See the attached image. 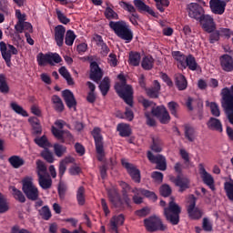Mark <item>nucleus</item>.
<instances>
[{"label": "nucleus", "instance_id": "1", "mask_svg": "<svg viewBox=\"0 0 233 233\" xmlns=\"http://www.w3.org/2000/svg\"><path fill=\"white\" fill-rule=\"evenodd\" d=\"M133 5L125 1L119 2V6H121L123 10H126V12L131 14L129 21L134 26L139 25L137 23V21H139V14H148L152 15V17L157 18V14L148 5L145 4L143 0H134ZM137 12H139V14H137Z\"/></svg>", "mask_w": 233, "mask_h": 233}, {"label": "nucleus", "instance_id": "2", "mask_svg": "<svg viewBox=\"0 0 233 233\" xmlns=\"http://www.w3.org/2000/svg\"><path fill=\"white\" fill-rule=\"evenodd\" d=\"M117 79L120 81V83L115 85V90L117 96L123 99L126 105L131 107L134 106V89L132 86L127 85V77L123 74H119Z\"/></svg>", "mask_w": 233, "mask_h": 233}, {"label": "nucleus", "instance_id": "3", "mask_svg": "<svg viewBox=\"0 0 233 233\" xmlns=\"http://www.w3.org/2000/svg\"><path fill=\"white\" fill-rule=\"evenodd\" d=\"M109 28L113 30L116 36L126 43H132L134 39V32L130 29V25L125 20L110 21Z\"/></svg>", "mask_w": 233, "mask_h": 233}, {"label": "nucleus", "instance_id": "4", "mask_svg": "<svg viewBox=\"0 0 233 233\" xmlns=\"http://www.w3.org/2000/svg\"><path fill=\"white\" fill-rule=\"evenodd\" d=\"M221 106L224 108V112L229 121L230 125H233V86L224 87L221 90Z\"/></svg>", "mask_w": 233, "mask_h": 233}, {"label": "nucleus", "instance_id": "5", "mask_svg": "<svg viewBox=\"0 0 233 233\" xmlns=\"http://www.w3.org/2000/svg\"><path fill=\"white\" fill-rule=\"evenodd\" d=\"M22 190L29 201H37L39 199V189L34 184L32 177H26L22 180Z\"/></svg>", "mask_w": 233, "mask_h": 233}, {"label": "nucleus", "instance_id": "6", "mask_svg": "<svg viewBox=\"0 0 233 233\" xmlns=\"http://www.w3.org/2000/svg\"><path fill=\"white\" fill-rule=\"evenodd\" d=\"M179 214L181 207L174 201H170L167 208H164V216L171 225H179Z\"/></svg>", "mask_w": 233, "mask_h": 233}, {"label": "nucleus", "instance_id": "7", "mask_svg": "<svg viewBox=\"0 0 233 233\" xmlns=\"http://www.w3.org/2000/svg\"><path fill=\"white\" fill-rule=\"evenodd\" d=\"M61 61H63V58L57 53H39L36 56L38 66H46L47 65L54 66V63L59 64Z\"/></svg>", "mask_w": 233, "mask_h": 233}, {"label": "nucleus", "instance_id": "8", "mask_svg": "<svg viewBox=\"0 0 233 233\" xmlns=\"http://www.w3.org/2000/svg\"><path fill=\"white\" fill-rule=\"evenodd\" d=\"M91 136H93L95 139V146L96 154H98V161H103V156H105V147L103 143V136L101 135V128L94 127L91 132Z\"/></svg>", "mask_w": 233, "mask_h": 233}, {"label": "nucleus", "instance_id": "9", "mask_svg": "<svg viewBox=\"0 0 233 233\" xmlns=\"http://www.w3.org/2000/svg\"><path fill=\"white\" fill-rule=\"evenodd\" d=\"M144 225L147 232H156L157 230H167V226L163 224L161 218L154 216L144 219Z\"/></svg>", "mask_w": 233, "mask_h": 233}, {"label": "nucleus", "instance_id": "10", "mask_svg": "<svg viewBox=\"0 0 233 233\" xmlns=\"http://www.w3.org/2000/svg\"><path fill=\"white\" fill-rule=\"evenodd\" d=\"M151 114L158 119L162 125H168V123H170V114L165 106L152 107Z\"/></svg>", "mask_w": 233, "mask_h": 233}, {"label": "nucleus", "instance_id": "11", "mask_svg": "<svg viewBox=\"0 0 233 233\" xmlns=\"http://www.w3.org/2000/svg\"><path fill=\"white\" fill-rule=\"evenodd\" d=\"M0 52L5 63H10L12 61V55L17 56L18 54L17 48H15V46L10 44L6 46V43L4 41L0 42Z\"/></svg>", "mask_w": 233, "mask_h": 233}, {"label": "nucleus", "instance_id": "12", "mask_svg": "<svg viewBox=\"0 0 233 233\" xmlns=\"http://www.w3.org/2000/svg\"><path fill=\"white\" fill-rule=\"evenodd\" d=\"M147 159L150 161V163H153V165H157V170H161L162 172L167 170V158L163 155L156 156L152 153V151H148Z\"/></svg>", "mask_w": 233, "mask_h": 233}, {"label": "nucleus", "instance_id": "13", "mask_svg": "<svg viewBox=\"0 0 233 233\" xmlns=\"http://www.w3.org/2000/svg\"><path fill=\"white\" fill-rule=\"evenodd\" d=\"M196 197L194 195H190L187 214L191 219H201V218H203V210L196 208Z\"/></svg>", "mask_w": 233, "mask_h": 233}, {"label": "nucleus", "instance_id": "14", "mask_svg": "<svg viewBox=\"0 0 233 233\" xmlns=\"http://www.w3.org/2000/svg\"><path fill=\"white\" fill-rule=\"evenodd\" d=\"M187 10L188 16L191 17V19H196V21H198L199 18L205 15V9L198 3H190L187 5Z\"/></svg>", "mask_w": 233, "mask_h": 233}, {"label": "nucleus", "instance_id": "15", "mask_svg": "<svg viewBox=\"0 0 233 233\" xmlns=\"http://www.w3.org/2000/svg\"><path fill=\"white\" fill-rule=\"evenodd\" d=\"M198 172L204 185H207L210 190H216V186H214V177H212L210 173L207 172L203 164L198 165Z\"/></svg>", "mask_w": 233, "mask_h": 233}, {"label": "nucleus", "instance_id": "16", "mask_svg": "<svg viewBox=\"0 0 233 233\" xmlns=\"http://www.w3.org/2000/svg\"><path fill=\"white\" fill-rule=\"evenodd\" d=\"M122 166L127 169L130 177L135 181V183H141V171L136 167L133 164L126 162L125 159L121 161Z\"/></svg>", "mask_w": 233, "mask_h": 233}, {"label": "nucleus", "instance_id": "17", "mask_svg": "<svg viewBox=\"0 0 233 233\" xmlns=\"http://www.w3.org/2000/svg\"><path fill=\"white\" fill-rule=\"evenodd\" d=\"M198 22L204 32H214L216 30V22H214V18L209 15L204 14Z\"/></svg>", "mask_w": 233, "mask_h": 233}, {"label": "nucleus", "instance_id": "18", "mask_svg": "<svg viewBox=\"0 0 233 233\" xmlns=\"http://www.w3.org/2000/svg\"><path fill=\"white\" fill-rule=\"evenodd\" d=\"M62 97L67 106V108L72 109L74 108L75 111L77 110V100H76V96L74 93L69 89H65L62 91Z\"/></svg>", "mask_w": 233, "mask_h": 233}, {"label": "nucleus", "instance_id": "19", "mask_svg": "<svg viewBox=\"0 0 233 233\" xmlns=\"http://www.w3.org/2000/svg\"><path fill=\"white\" fill-rule=\"evenodd\" d=\"M89 77L95 82L101 81V79H103V70L96 61L90 63Z\"/></svg>", "mask_w": 233, "mask_h": 233}, {"label": "nucleus", "instance_id": "20", "mask_svg": "<svg viewBox=\"0 0 233 233\" xmlns=\"http://www.w3.org/2000/svg\"><path fill=\"white\" fill-rule=\"evenodd\" d=\"M209 6L213 14H217L218 15H223V14H225L227 3L221 0H210Z\"/></svg>", "mask_w": 233, "mask_h": 233}, {"label": "nucleus", "instance_id": "21", "mask_svg": "<svg viewBox=\"0 0 233 233\" xmlns=\"http://www.w3.org/2000/svg\"><path fill=\"white\" fill-rule=\"evenodd\" d=\"M65 34H66V28L64 25H58L55 27V41L59 47L65 45Z\"/></svg>", "mask_w": 233, "mask_h": 233}, {"label": "nucleus", "instance_id": "22", "mask_svg": "<svg viewBox=\"0 0 233 233\" xmlns=\"http://www.w3.org/2000/svg\"><path fill=\"white\" fill-rule=\"evenodd\" d=\"M107 196L109 198V201L116 208H124L125 200L123 198H120L119 193L116 190L110 189L107 192Z\"/></svg>", "mask_w": 233, "mask_h": 233}, {"label": "nucleus", "instance_id": "23", "mask_svg": "<svg viewBox=\"0 0 233 233\" xmlns=\"http://www.w3.org/2000/svg\"><path fill=\"white\" fill-rule=\"evenodd\" d=\"M184 136L189 141L194 143L198 139V130L190 124L184 125Z\"/></svg>", "mask_w": 233, "mask_h": 233}, {"label": "nucleus", "instance_id": "24", "mask_svg": "<svg viewBox=\"0 0 233 233\" xmlns=\"http://www.w3.org/2000/svg\"><path fill=\"white\" fill-rule=\"evenodd\" d=\"M173 183L176 185V187H179V192L183 193L185 190H187V188H190V179L186 177L177 176V177L173 180Z\"/></svg>", "mask_w": 233, "mask_h": 233}, {"label": "nucleus", "instance_id": "25", "mask_svg": "<svg viewBox=\"0 0 233 233\" xmlns=\"http://www.w3.org/2000/svg\"><path fill=\"white\" fill-rule=\"evenodd\" d=\"M220 66L224 72L233 71V58L229 55H223L219 58Z\"/></svg>", "mask_w": 233, "mask_h": 233}, {"label": "nucleus", "instance_id": "26", "mask_svg": "<svg viewBox=\"0 0 233 233\" xmlns=\"http://www.w3.org/2000/svg\"><path fill=\"white\" fill-rule=\"evenodd\" d=\"M118 185L122 189V198L125 205H127V207H130L131 200H130V197H128V192L132 190V187H130V185H128V183L125 181H119Z\"/></svg>", "mask_w": 233, "mask_h": 233}, {"label": "nucleus", "instance_id": "27", "mask_svg": "<svg viewBox=\"0 0 233 233\" xmlns=\"http://www.w3.org/2000/svg\"><path fill=\"white\" fill-rule=\"evenodd\" d=\"M161 90V84L157 80L154 81V86L146 89V94L150 99H157L159 97V91Z\"/></svg>", "mask_w": 233, "mask_h": 233}, {"label": "nucleus", "instance_id": "28", "mask_svg": "<svg viewBox=\"0 0 233 233\" xmlns=\"http://www.w3.org/2000/svg\"><path fill=\"white\" fill-rule=\"evenodd\" d=\"M116 131L119 132L120 137H130V136H132V128L128 124H125V123L117 124Z\"/></svg>", "mask_w": 233, "mask_h": 233}, {"label": "nucleus", "instance_id": "29", "mask_svg": "<svg viewBox=\"0 0 233 233\" xmlns=\"http://www.w3.org/2000/svg\"><path fill=\"white\" fill-rule=\"evenodd\" d=\"M175 85L178 90L183 91L187 90L188 86V82L187 81V77H185L183 74H176Z\"/></svg>", "mask_w": 233, "mask_h": 233}, {"label": "nucleus", "instance_id": "30", "mask_svg": "<svg viewBox=\"0 0 233 233\" xmlns=\"http://www.w3.org/2000/svg\"><path fill=\"white\" fill-rule=\"evenodd\" d=\"M207 127L209 130H216V132H223V124H221V120L216 117H210L207 122Z\"/></svg>", "mask_w": 233, "mask_h": 233}, {"label": "nucleus", "instance_id": "31", "mask_svg": "<svg viewBox=\"0 0 233 233\" xmlns=\"http://www.w3.org/2000/svg\"><path fill=\"white\" fill-rule=\"evenodd\" d=\"M124 223H125V215L120 214L117 216H114L110 219V229L118 230L119 227L123 226Z\"/></svg>", "mask_w": 233, "mask_h": 233}, {"label": "nucleus", "instance_id": "32", "mask_svg": "<svg viewBox=\"0 0 233 233\" xmlns=\"http://www.w3.org/2000/svg\"><path fill=\"white\" fill-rule=\"evenodd\" d=\"M34 143L37 145V147H39L40 148H44V150L52 147V144L50 143L48 137L46 135H43L42 137H36L34 139Z\"/></svg>", "mask_w": 233, "mask_h": 233}, {"label": "nucleus", "instance_id": "33", "mask_svg": "<svg viewBox=\"0 0 233 233\" xmlns=\"http://www.w3.org/2000/svg\"><path fill=\"white\" fill-rule=\"evenodd\" d=\"M51 102L54 105L53 108L56 112L61 113L65 110V104H63V100L57 95H53L51 97Z\"/></svg>", "mask_w": 233, "mask_h": 233}, {"label": "nucleus", "instance_id": "34", "mask_svg": "<svg viewBox=\"0 0 233 233\" xmlns=\"http://www.w3.org/2000/svg\"><path fill=\"white\" fill-rule=\"evenodd\" d=\"M29 123H31L33 128V136H41V134H43V127H41V123H39V119H37V117L29 118Z\"/></svg>", "mask_w": 233, "mask_h": 233}, {"label": "nucleus", "instance_id": "35", "mask_svg": "<svg viewBox=\"0 0 233 233\" xmlns=\"http://www.w3.org/2000/svg\"><path fill=\"white\" fill-rule=\"evenodd\" d=\"M8 163L13 167V168H21V167H24L25 162L20 156L14 155L8 158Z\"/></svg>", "mask_w": 233, "mask_h": 233}, {"label": "nucleus", "instance_id": "36", "mask_svg": "<svg viewBox=\"0 0 233 233\" xmlns=\"http://www.w3.org/2000/svg\"><path fill=\"white\" fill-rule=\"evenodd\" d=\"M141 63V53L136 51L129 52L128 65L130 66H139Z\"/></svg>", "mask_w": 233, "mask_h": 233}, {"label": "nucleus", "instance_id": "37", "mask_svg": "<svg viewBox=\"0 0 233 233\" xmlns=\"http://www.w3.org/2000/svg\"><path fill=\"white\" fill-rule=\"evenodd\" d=\"M189 68L192 72H196L198 68H199V65H198V62L196 61V57L192 55H188L186 57V62H185V67L184 68Z\"/></svg>", "mask_w": 233, "mask_h": 233}, {"label": "nucleus", "instance_id": "38", "mask_svg": "<svg viewBox=\"0 0 233 233\" xmlns=\"http://www.w3.org/2000/svg\"><path fill=\"white\" fill-rule=\"evenodd\" d=\"M38 184L43 190H48L52 188V178H46L41 173H38Z\"/></svg>", "mask_w": 233, "mask_h": 233}, {"label": "nucleus", "instance_id": "39", "mask_svg": "<svg viewBox=\"0 0 233 233\" xmlns=\"http://www.w3.org/2000/svg\"><path fill=\"white\" fill-rule=\"evenodd\" d=\"M10 108L15 112L18 116H22V117H28V112L23 108V106H19L16 102L10 103Z\"/></svg>", "mask_w": 233, "mask_h": 233}, {"label": "nucleus", "instance_id": "40", "mask_svg": "<svg viewBox=\"0 0 233 233\" xmlns=\"http://www.w3.org/2000/svg\"><path fill=\"white\" fill-rule=\"evenodd\" d=\"M151 150L153 152H156L157 154H159V152H162L163 151V140H161V138H159V137H153Z\"/></svg>", "mask_w": 233, "mask_h": 233}, {"label": "nucleus", "instance_id": "41", "mask_svg": "<svg viewBox=\"0 0 233 233\" xmlns=\"http://www.w3.org/2000/svg\"><path fill=\"white\" fill-rule=\"evenodd\" d=\"M99 90L102 96H106L108 91L110 90V78L108 76H105L99 85Z\"/></svg>", "mask_w": 233, "mask_h": 233}, {"label": "nucleus", "instance_id": "42", "mask_svg": "<svg viewBox=\"0 0 233 233\" xmlns=\"http://www.w3.org/2000/svg\"><path fill=\"white\" fill-rule=\"evenodd\" d=\"M58 72H59L60 76H62V77H64V79H66L67 85H69L70 86H72V85H74V78H72V76L70 75V72H68V69H66V67L61 66L58 69Z\"/></svg>", "mask_w": 233, "mask_h": 233}, {"label": "nucleus", "instance_id": "43", "mask_svg": "<svg viewBox=\"0 0 233 233\" xmlns=\"http://www.w3.org/2000/svg\"><path fill=\"white\" fill-rule=\"evenodd\" d=\"M141 66L144 70H152L154 68V57L147 56L142 59Z\"/></svg>", "mask_w": 233, "mask_h": 233}, {"label": "nucleus", "instance_id": "44", "mask_svg": "<svg viewBox=\"0 0 233 233\" xmlns=\"http://www.w3.org/2000/svg\"><path fill=\"white\" fill-rule=\"evenodd\" d=\"M13 192V198L18 201L19 203H25L26 202V197H25V194H23V191L17 189L15 187H12Z\"/></svg>", "mask_w": 233, "mask_h": 233}, {"label": "nucleus", "instance_id": "45", "mask_svg": "<svg viewBox=\"0 0 233 233\" xmlns=\"http://www.w3.org/2000/svg\"><path fill=\"white\" fill-rule=\"evenodd\" d=\"M40 156L47 163H54V161H55L54 153H52V151H50L49 147L42 150L41 153H40Z\"/></svg>", "mask_w": 233, "mask_h": 233}, {"label": "nucleus", "instance_id": "46", "mask_svg": "<svg viewBox=\"0 0 233 233\" xmlns=\"http://www.w3.org/2000/svg\"><path fill=\"white\" fill-rule=\"evenodd\" d=\"M38 214L45 221H48V219L52 218V211H50L48 206L42 207V208L38 210Z\"/></svg>", "mask_w": 233, "mask_h": 233}, {"label": "nucleus", "instance_id": "47", "mask_svg": "<svg viewBox=\"0 0 233 233\" xmlns=\"http://www.w3.org/2000/svg\"><path fill=\"white\" fill-rule=\"evenodd\" d=\"M53 148L56 157H63L66 154V147L61 144H54Z\"/></svg>", "mask_w": 233, "mask_h": 233}, {"label": "nucleus", "instance_id": "48", "mask_svg": "<svg viewBox=\"0 0 233 233\" xmlns=\"http://www.w3.org/2000/svg\"><path fill=\"white\" fill-rule=\"evenodd\" d=\"M167 108L171 114V116H174V117H179V115L177 112H179V104H177L175 101H171L167 104Z\"/></svg>", "mask_w": 233, "mask_h": 233}, {"label": "nucleus", "instance_id": "49", "mask_svg": "<svg viewBox=\"0 0 233 233\" xmlns=\"http://www.w3.org/2000/svg\"><path fill=\"white\" fill-rule=\"evenodd\" d=\"M76 33L72 30H67L66 33V37H65V43L67 46H72L74 45V41H76Z\"/></svg>", "mask_w": 233, "mask_h": 233}, {"label": "nucleus", "instance_id": "50", "mask_svg": "<svg viewBox=\"0 0 233 233\" xmlns=\"http://www.w3.org/2000/svg\"><path fill=\"white\" fill-rule=\"evenodd\" d=\"M0 92L1 94H8V92H10V87L6 83V77L5 75H0Z\"/></svg>", "mask_w": 233, "mask_h": 233}, {"label": "nucleus", "instance_id": "51", "mask_svg": "<svg viewBox=\"0 0 233 233\" xmlns=\"http://www.w3.org/2000/svg\"><path fill=\"white\" fill-rule=\"evenodd\" d=\"M172 56L176 61L180 63L181 66L185 67V62L187 61V56L180 51H175L172 53Z\"/></svg>", "mask_w": 233, "mask_h": 233}, {"label": "nucleus", "instance_id": "52", "mask_svg": "<svg viewBox=\"0 0 233 233\" xmlns=\"http://www.w3.org/2000/svg\"><path fill=\"white\" fill-rule=\"evenodd\" d=\"M76 200L78 205H80L81 207L85 205V187L81 186L78 187L76 192Z\"/></svg>", "mask_w": 233, "mask_h": 233}, {"label": "nucleus", "instance_id": "53", "mask_svg": "<svg viewBox=\"0 0 233 233\" xmlns=\"http://www.w3.org/2000/svg\"><path fill=\"white\" fill-rule=\"evenodd\" d=\"M8 202L6 201V198H5V195L0 193V214H5V212H8L9 210Z\"/></svg>", "mask_w": 233, "mask_h": 233}, {"label": "nucleus", "instance_id": "54", "mask_svg": "<svg viewBox=\"0 0 233 233\" xmlns=\"http://www.w3.org/2000/svg\"><path fill=\"white\" fill-rule=\"evenodd\" d=\"M140 194L142 196H145V198L151 199V201H154V202L157 201V195H156V193L153 191H150L145 188H140Z\"/></svg>", "mask_w": 233, "mask_h": 233}, {"label": "nucleus", "instance_id": "55", "mask_svg": "<svg viewBox=\"0 0 233 233\" xmlns=\"http://www.w3.org/2000/svg\"><path fill=\"white\" fill-rule=\"evenodd\" d=\"M60 143H65L66 145H72L74 143V136L70 131L65 130L63 139L60 140Z\"/></svg>", "mask_w": 233, "mask_h": 233}, {"label": "nucleus", "instance_id": "56", "mask_svg": "<svg viewBox=\"0 0 233 233\" xmlns=\"http://www.w3.org/2000/svg\"><path fill=\"white\" fill-rule=\"evenodd\" d=\"M120 119H127V121H134V111L130 107H126V111L123 114L117 115Z\"/></svg>", "mask_w": 233, "mask_h": 233}, {"label": "nucleus", "instance_id": "57", "mask_svg": "<svg viewBox=\"0 0 233 233\" xmlns=\"http://www.w3.org/2000/svg\"><path fill=\"white\" fill-rule=\"evenodd\" d=\"M209 35V43L211 45H214V43H218V41H219L220 37H221V34L219 32V30H214L212 32H207Z\"/></svg>", "mask_w": 233, "mask_h": 233}, {"label": "nucleus", "instance_id": "58", "mask_svg": "<svg viewBox=\"0 0 233 233\" xmlns=\"http://www.w3.org/2000/svg\"><path fill=\"white\" fill-rule=\"evenodd\" d=\"M157 4L156 6L159 10V12H165V8L170 5V1L168 0H154Z\"/></svg>", "mask_w": 233, "mask_h": 233}, {"label": "nucleus", "instance_id": "59", "mask_svg": "<svg viewBox=\"0 0 233 233\" xmlns=\"http://www.w3.org/2000/svg\"><path fill=\"white\" fill-rule=\"evenodd\" d=\"M105 17H106L108 20L119 19V15H117L114 9L106 7L105 10Z\"/></svg>", "mask_w": 233, "mask_h": 233}, {"label": "nucleus", "instance_id": "60", "mask_svg": "<svg viewBox=\"0 0 233 233\" xmlns=\"http://www.w3.org/2000/svg\"><path fill=\"white\" fill-rule=\"evenodd\" d=\"M159 192L160 195L163 196V198H168V196L172 194V188L170 187V186L164 184L161 186Z\"/></svg>", "mask_w": 233, "mask_h": 233}, {"label": "nucleus", "instance_id": "61", "mask_svg": "<svg viewBox=\"0 0 233 233\" xmlns=\"http://www.w3.org/2000/svg\"><path fill=\"white\" fill-rule=\"evenodd\" d=\"M224 188L226 190L228 199H230V201H233V184L230 182H226Z\"/></svg>", "mask_w": 233, "mask_h": 233}, {"label": "nucleus", "instance_id": "62", "mask_svg": "<svg viewBox=\"0 0 233 233\" xmlns=\"http://www.w3.org/2000/svg\"><path fill=\"white\" fill-rule=\"evenodd\" d=\"M151 177H152V179H154L155 183H158V185H161V183H163L164 175H163V173H161L159 171L152 172Z\"/></svg>", "mask_w": 233, "mask_h": 233}, {"label": "nucleus", "instance_id": "63", "mask_svg": "<svg viewBox=\"0 0 233 233\" xmlns=\"http://www.w3.org/2000/svg\"><path fill=\"white\" fill-rule=\"evenodd\" d=\"M56 15H57V19L60 23H62V25H68V23H70V19L68 17H66V15H65V14H63V12H61V10H56Z\"/></svg>", "mask_w": 233, "mask_h": 233}, {"label": "nucleus", "instance_id": "64", "mask_svg": "<svg viewBox=\"0 0 233 233\" xmlns=\"http://www.w3.org/2000/svg\"><path fill=\"white\" fill-rule=\"evenodd\" d=\"M51 132L58 141H61V139H63V136L65 135V130L58 129L56 127H52Z\"/></svg>", "mask_w": 233, "mask_h": 233}]
</instances>
